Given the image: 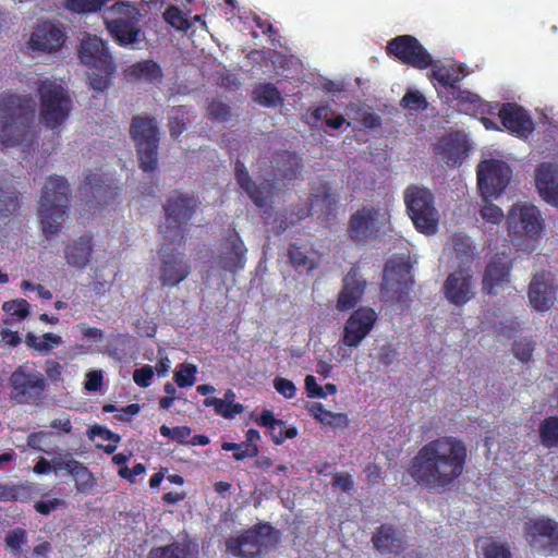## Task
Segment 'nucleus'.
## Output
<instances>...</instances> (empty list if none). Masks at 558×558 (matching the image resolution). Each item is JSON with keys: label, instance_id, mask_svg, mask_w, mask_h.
Wrapping results in <instances>:
<instances>
[{"label": "nucleus", "instance_id": "obj_1", "mask_svg": "<svg viewBox=\"0 0 558 558\" xmlns=\"http://www.w3.org/2000/svg\"><path fill=\"white\" fill-rule=\"evenodd\" d=\"M468 447L456 436H439L423 445L410 460L408 474L429 492H445L463 475Z\"/></svg>", "mask_w": 558, "mask_h": 558}, {"label": "nucleus", "instance_id": "obj_2", "mask_svg": "<svg viewBox=\"0 0 558 558\" xmlns=\"http://www.w3.org/2000/svg\"><path fill=\"white\" fill-rule=\"evenodd\" d=\"M198 202L194 196L179 193L169 197L163 205L165 220L159 226L163 240L158 251L160 257L159 281L162 287L173 288L191 274V265L185 255L171 250L170 244L181 245L185 240L186 225L196 211Z\"/></svg>", "mask_w": 558, "mask_h": 558}, {"label": "nucleus", "instance_id": "obj_3", "mask_svg": "<svg viewBox=\"0 0 558 558\" xmlns=\"http://www.w3.org/2000/svg\"><path fill=\"white\" fill-rule=\"evenodd\" d=\"M35 102L31 95L0 98V141L7 148L31 143L35 136Z\"/></svg>", "mask_w": 558, "mask_h": 558}, {"label": "nucleus", "instance_id": "obj_4", "mask_svg": "<svg viewBox=\"0 0 558 558\" xmlns=\"http://www.w3.org/2000/svg\"><path fill=\"white\" fill-rule=\"evenodd\" d=\"M69 184L64 177L47 179L40 195L38 214L47 238L57 234L69 208Z\"/></svg>", "mask_w": 558, "mask_h": 558}, {"label": "nucleus", "instance_id": "obj_5", "mask_svg": "<svg viewBox=\"0 0 558 558\" xmlns=\"http://www.w3.org/2000/svg\"><path fill=\"white\" fill-rule=\"evenodd\" d=\"M80 59L88 69L89 85L97 92L106 90L116 72L113 59L106 43L96 35L85 37L78 49Z\"/></svg>", "mask_w": 558, "mask_h": 558}, {"label": "nucleus", "instance_id": "obj_6", "mask_svg": "<svg viewBox=\"0 0 558 558\" xmlns=\"http://www.w3.org/2000/svg\"><path fill=\"white\" fill-rule=\"evenodd\" d=\"M37 96L40 102L39 117L43 124L51 130L61 126L69 118L73 107L68 89L57 81L39 80Z\"/></svg>", "mask_w": 558, "mask_h": 558}, {"label": "nucleus", "instance_id": "obj_7", "mask_svg": "<svg viewBox=\"0 0 558 558\" xmlns=\"http://www.w3.org/2000/svg\"><path fill=\"white\" fill-rule=\"evenodd\" d=\"M279 543V533L269 523L259 522L243 531L236 537L226 541L229 554L239 558H257L275 548Z\"/></svg>", "mask_w": 558, "mask_h": 558}, {"label": "nucleus", "instance_id": "obj_8", "mask_svg": "<svg viewBox=\"0 0 558 558\" xmlns=\"http://www.w3.org/2000/svg\"><path fill=\"white\" fill-rule=\"evenodd\" d=\"M407 213L415 229L423 234H435L439 216L435 207L434 194L425 186L409 185L404 191Z\"/></svg>", "mask_w": 558, "mask_h": 558}, {"label": "nucleus", "instance_id": "obj_9", "mask_svg": "<svg viewBox=\"0 0 558 558\" xmlns=\"http://www.w3.org/2000/svg\"><path fill=\"white\" fill-rule=\"evenodd\" d=\"M130 134L135 143L138 166L144 172H153L157 168L159 131L154 118L134 117Z\"/></svg>", "mask_w": 558, "mask_h": 558}, {"label": "nucleus", "instance_id": "obj_10", "mask_svg": "<svg viewBox=\"0 0 558 558\" xmlns=\"http://www.w3.org/2000/svg\"><path fill=\"white\" fill-rule=\"evenodd\" d=\"M109 10L117 14L114 19H105L106 29L114 41L126 47L138 41L141 35V13L130 1H116Z\"/></svg>", "mask_w": 558, "mask_h": 558}, {"label": "nucleus", "instance_id": "obj_11", "mask_svg": "<svg viewBox=\"0 0 558 558\" xmlns=\"http://www.w3.org/2000/svg\"><path fill=\"white\" fill-rule=\"evenodd\" d=\"M414 280L412 266L403 257L389 258L384 267L381 293L387 301L408 304Z\"/></svg>", "mask_w": 558, "mask_h": 558}, {"label": "nucleus", "instance_id": "obj_12", "mask_svg": "<svg viewBox=\"0 0 558 558\" xmlns=\"http://www.w3.org/2000/svg\"><path fill=\"white\" fill-rule=\"evenodd\" d=\"M10 399L17 404L40 405L46 396V377L27 366H19L9 377Z\"/></svg>", "mask_w": 558, "mask_h": 558}, {"label": "nucleus", "instance_id": "obj_13", "mask_svg": "<svg viewBox=\"0 0 558 558\" xmlns=\"http://www.w3.org/2000/svg\"><path fill=\"white\" fill-rule=\"evenodd\" d=\"M523 535L532 550L546 555L558 556V522L541 515L524 522Z\"/></svg>", "mask_w": 558, "mask_h": 558}, {"label": "nucleus", "instance_id": "obj_14", "mask_svg": "<svg viewBox=\"0 0 558 558\" xmlns=\"http://www.w3.org/2000/svg\"><path fill=\"white\" fill-rule=\"evenodd\" d=\"M477 184L484 199L497 198L512 177L510 166L498 159L483 160L477 166Z\"/></svg>", "mask_w": 558, "mask_h": 558}, {"label": "nucleus", "instance_id": "obj_15", "mask_svg": "<svg viewBox=\"0 0 558 558\" xmlns=\"http://www.w3.org/2000/svg\"><path fill=\"white\" fill-rule=\"evenodd\" d=\"M387 54L415 69L425 70L433 63L432 56L412 35H399L386 46Z\"/></svg>", "mask_w": 558, "mask_h": 558}, {"label": "nucleus", "instance_id": "obj_16", "mask_svg": "<svg viewBox=\"0 0 558 558\" xmlns=\"http://www.w3.org/2000/svg\"><path fill=\"white\" fill-rule=\"evenodd\" d=\"M377 319V313L369 306L354 310L344 323L342 343L349 348H357L373 330Z\"/></svg>", "mask_w": 558, "mask_h": 558}, {"label": "nucleus", "instance_id": "obj_17", "mask_svg": "<svg viewBox=\"0 0 558 558\" xmlns=\"http://www.w3.org/2000/svg\"><path fill=\"white\" fill-rule=\"evenodd\" d=\"M80 190L88 202L105 206L116 199L119 189L111 174L96 169L86 174Z\"/></svg>", "mask_w": 558, "mask_h": 558}, {"label": "nucleus", "instance_id": "obj_18", "mask_svg": "<svg viewBox=\"0 0 558 558\" xmlns=\"http://www.w3.org/2000/svg\"><path fill=\"white\" fill-rule=\"evenodd\" d=\"M509 230L536 239L542 231L541 213L534 205H514L508 216Z\"/></svg>", "mask_w": 558, "mask_h": 558}, {"label": "nucleus", "instance_id": "obj_19", "mask_svg": "<svg viewBox=\"0 0 558 558\" xmlns=\"http://www.w3.org/2000/svg\"><path fill=\"white\" fill-rule=\"evenodd\" d=\"M446 299L453 305L461 306L473 296L472 274L470 267H462L450 272L442 287Z\"/></svg>", "mask_w": 558, "mask_h": 558}, {"label": "nucleus", "instance_id": "obj_20", "mask_svg": "<svg viewBox=\"0 0 558 558\" xmlns=\"http://www.w3.org/2000/svg\"><path fill=\"white\" fill-rule=\"evenodd\" d=\"M557 284L550 274H536L529 286V301L537 312H547L556 300Z\"/></svg>", "mask_w": 558, "mask_h": 558}, {"label": "nucleus", "instance_id": "obj_21", "mask_svg": "<svg viewBox=\"0 0 558 558\" xmlns=\"http://www.w3.org/2000/svg\"><path fill=\"white\" fill-rule=\"evenodd\" d=\"M366 289V281L361 277L359 267L352 266L342 279V288L338 294L336 310L347 312L353 310L361 301Z\"/></svg>", "mask_w": 558, "mask_h": 558}, {"label": "nucleus", "instance_id": "obj_22", "mask_svg": "<svg viewBox=\"0 0 558 558\" xmlns=\"http://www.w3.org/2000/svg\"><path fill=\"white\" fill-rule=\"evenodd\" d=\"M377 217L378 210L373 206H363L357 209L349 218L347 229L349 238L356 243H366L368 239L375 236Z\"/></svg>", "mask_w": 558, "mask_h": 558}, {"label": "nucleus", "instance_id": "obj_23", "mask_svg": "<svg viewBox=\"0 0 558 558\" xmlns=\"http://www.w3.org/2000/svg\"><path fill=\"white\" fill-rule=\"evenodd\" d=\"M64 41L63 31L54 23L45 21L35 27L28 46L34 51L54 52L61 49Z\"/></svg>", "mask_w": 558, "mask_h": 558}, {"label": "nucleus", "instance_id": "obj_24", "mask_svg": "<svg viewBox=\"0 0 558 558\" xmlns=\"http://www.w3.org/2000/svg\"><path fill=\"white\" fill-rule=\"evenodd\" d=\"M498 116L502 125L519 137L526 138L534 131L532 118L524 108L517 104H504Z\"/></svg>", "mask_w": 558, "mask_h": 558}, {"label": "nucleus", "instance_id": "obj_25", "mask_svg": "<svg viewBox=\"0 0 558 558\" xmlns=\"http://www.w3.org/2000/svg\"><path fill=\"white\" fill-rule=\"evenodd\" d=\"M246 253L247 248L239 233L233 232L222 242V248L218 256L219 266L225 271L235 274L245 267Z\"/></svg>", "mask_w": 558, "mask_h": 558}, {"label": "nucleus", "instance_id": "obj_26", "mask_svg": "<svg viewBox=\"0 0 558 558\" xmlns=\"http://www.w3.org/2000/svg\"><path fill=\"white\" fill-rule=\"evenodd\" d=\"M270 167L276 180L294 181L300 178L304 166L295 151L279 149L272 154Z\"/></svg>", "mask_w": 558, "mask_h": 558}, {"label": "nucleus", "instance_id": "obj_27", "mask_svg": "<svg viewBox=\"0 0 558 558\" xmlns=\"http://www.w3.org/2000/svg\"><path fill=\"white\" fill-rule=\"evenodd\" d=\"M511 268L512 262L505 253L496 254L485 267L482 280L483 291L493 294L495 288L509 282Z\"/></svg>", "mask_w": 558, "mask_h": 558}, {"label": "nucleus", "instance_id": "obj_28", "mask_svg": "<svg viewBox=\"0 0 558 558\" xmlns=\"http://www.w3.org/2000/svg\"><path fill=\"white\" fill-rule=\"evenodd\" d=\"M535 185L542 198L558 207V165L542 162L535 171Z\"/></svg>", "mask_w": 558, "mask_h": 558}, {"label": "nucleus", "instance_id": "obj_29", "mask_svg": "<svg viewBox=\"0 0 558 558\" xmlns=\"http://www.w3.org/2000/svg\"><path fill=\"white\" fill-rule=\"evenodd\" d=\"M234 177L239 186L246 193L256 207L263 208L267 205L271 194L270 186L256 184L241 160L235 161Z\"/></svg>", "mask_w": 558, "mask_h": 558}, {"label": "nucleus", "instance_id": "obj_30", "mask_svg": "<svg viewBox=\"0 0 558 558\" xmlns=\"http://www.w3.org/2000/svg\"><path fill=\"white\" fill-rule=\"evenodd\" d=\"M372 543L380 554L399 555L404 549L405 539L398 529L385 523L376 527L372 536Z\"/></svg>", "mask_w": 558, "mask_h": 558}, {"label": "nucleus", "instance_id": "obj_31", "mask_svg": "<svg viewBox=\"0 0 558 558\" xmlns=\"http://www.w3.org/2000/svg\"><path fill=\"white\" fill-rule=\"evenodd\" d=\"M147 558H199V545L195 539L186 536L167 545L153 547Z\"/></svg>", "mask_w": 558, "mask_h": 558}, {"label": "nucleus", "instance_id": "obj_32", "mask_svg": "<svg viewBox=\"0 0 558 558\" xmlns=\"http://www.w3.org/2000/svg\"><path fill=\"white\" fill-rule=\"evenodd\" d=\"M434 151L441 156L442 160L451 167L461 165L468 156L469 147L465 140L458 134L442 136L435 145Z\"/></svg>", "mask_w": 558, "mask_h": 558}, {"label": "nucleus", "instance_id": "obj_33", "mask_svg": "<svg viewBox=\"0 0 558 558\" xmlns=\"http://www.w3.org/2000/svg\"><path fill=\"white\" fill-rule=\"evenodd\" d=\"M93 251V236L82 235L66 245L64 257L70 266L84 269L90 262Z\"/></svg>", "mask_w": 558, "mask_h": 558}, {"label": "nucleus", "instance_id": "obj_34", "mask_svg": "<svg viewBox=\"0 0 558 558\" xmlns=\"http://www.w3.org/2000/svg\"><path fill=\"white\" fill-rule=\"evenodd\" d=\"M255 422L269 429L271 440L276 445H281L286 439H292L298 436V429L294 426H287L282 420L276 418L272 411L265 409Z\"/></svg>", "mask_w": 558, "mask_h": 558}, {"label": "nucleus", "instance_id": "obj_35", "mask_svg": "<svg viewBox=\"0 0 558 558\" xmlns=\"http://www.w3.org/2000/svg\"><path fill=\"white\" fill-rule=\"evenodd\" d=\"M317 252L305 244L298 242L290 243L288 246V262L295 270L312 271L318 267V260L315 257Z\"/></svg>", "mask_w": 558, "mask_h": 558}, {"label": "nucleus", "instance_id": "obj_36", "mask_svg": "<svg viewBox=\"0 0 558 558\" xmlns=\"http://www.w3.org/2000/svg\"><path fill=\"white\" fill-rule=\"evenodd\" d=\"M310 201L313 209L324 218L333 215L338 204V199L328 183L322 184L317 191L312 193Z\"/></svg>", "mask_w": 558, "mask_h": 558}, {"label": "nucleus", "instance_id": "obj_37", "mask_svg": "<svg viewBox=\"0 0 558 558\" xmlns=\"http://www.w3.org/2000/svg\"><path fill=\"white\" fill-rule=\"evenodd\" d=\"M35 488L28 483H0V501L27 502L32 499Z\"/></svg>", "mask_w": 558, "mask_h": 558}, {"label": "nucleus", "instance_id": "obj_38", "mask_svg": "<svg viewBox=\"0 0 558 558\" xmlns=\"http://www.w3.org/2000/svg\"><path fill=\"white\" fill-rule=\"evenodd\" d=\"M25 344L27 348L33 349L41 355H47L54 347L63 343L62 337L52 332H46L41 337H37L34 332L25 335Z\"/></svg>", "mask_w": 558, "mask_h": 558}, {"label": "nucleus", "instance_id": "obj_39", "mask_svg": "<svg viewBox=\"0 0 558 558\" xmlns=\"http://www.w3.org/2000/svg\"><path fill=\"white\" fill-rule=\"evenodd\" d=\"M462 66H435L432 72V76L436 80L442 87L449 89V92L457 88L459 82L464 77Z\"/></svg>", "mask_w": 558, "mask_h": 558}, {"label": "nucleus", "instance_id": "obj_40", "mask_svg": "<svg viewBox=\"0 0 558 558\" xmlns=\"http://www.w3.org/2000/svg\"><path fill=\"white\" fill-rule=\"evenodd\" d=\"M252 97L264 107H276L283 101L280 92L271 83H259L254 86Z\"/></svg>", "mask_w": 558, "mask_h": 558}, {"label": "nucleus", "instance_id": "obj_41", "mask_svg": "<svg viewBox=\"0 0 558 558\" xmlns=\"http://www.w3.org/2000/svg\"><path fill=\"white\" fill-rule=\"evenodd\" d=\"M541 444L548 449L558 448V416L545 417L538 426Z\"/></svg>", "mask_w": 558, "mask_h": 558}, {"label": "nucleus", "instance_id": "obj_42", "mask_svg": "<svg viewBox=\"0 0 558 558\" xmlns=\"http://www.w3.org/2000/svg\"><path fill=\"white\" fill-rule=\"evenodd\" d=\"M204 405L213 407L216 414L221 415L225 418H232L244 412V405L242 403H234L231 400L226 401L216 397L206 398L204 400Z\"/></svg>", "mask_w": 558, "mask_h": 558}, {"label": "nucleus", "instance_id": "obj_43", "mask_svg": "<svg viewBox=\"0 0 558 558\" xmlns=\"http://www.w3.org/2000/svg\"><path fill=\"white\" fill-rule=\"evenodd\" d=\"M132 73L136 77L143 78L149 83H157L162 78V71L160 65L153 60L134 64L132 66Z\"/></svg>", "mask_w": 558, "mask_h": 558}, {"label": "nucleus", "instance_id": "obj_44", "mask_svg": "<svg viewBox=\"0 0 558 558\" xmlns=\"http://www.w3.org/2000/svg\"><path fill=\"white\" fill-rule=\"evenodd\" d=\"M452 248L462 267H470L473 260L474 252L469 238L456 235L452 239Z\"/></svg>", "mask_w": 558, "mask_h": 558}, {"label": "nucleus", "instance_id": "obj_45", "mask_svg": "<svg viewBox=\"0 0 558 558\" xmlns=\"http://www.w3.org/2000/svg\"><path fill=\"white\" fill-rule=\"evenodd\" d=\"M481 549L484 558H512L509 544L494 537L485 538Z\"/></svg>", "mask_w": 558, "mask_h": 558}, {"label": "nucleus", "instance_id": "obj_46", "mask_svg": "<svg viewBox=\"0 0 558 558\" xmlns=\"http://www.w3.org/2000/svg\"><path fill=\"white\" fill-rule=\"evenodd\" d=\"M163 20L173 28L186 32L192 27V22L183 11L175 5H170L163 12Z\"/></svg>", "mask_w": 558, "mask_h": 558}, {"label": "nucleus", "instance_id": "obj_47", "mask_svg": "<svg viewBox=\"0 0 558 558\" xmlns=\"http://www.w3.org/2000/svg\"><path fill=\"white\" fill-rule=\"evenodd\" d=\"M26 543L27 532L23 527L10 530L4 537L5 547L14 556H20L22 554V546Z\"/></svg>", "mask_w": 558, "mask_h": 558}, {"label": "nucleus", "instance_id": "obj_48", "mask_svg": "<svg viewBox=\"0 0 558 558\" xmlns=\"http://www.w3.org/2000/svg\"><path fill=\"white\" fill-rule=\"evenodd\" d=\"M108 0H65V8L78 14L94 13L107 3Z\"/></svg>", "mask_w": 558, "mask_h": 558}, {"label": "nucleus", "instance_id": "obj_49", "mask_svg": "<svg viewBox=\"0 0 558 558\" xmlns=\"http://www.w3.org/2000/svg\"><path fill=\"white\" fill-rule=\"evenodd\" d=\"M20 207L19 195L15 190L0 189V216L9 217Z\"/></svg>", "mask_w": 558, "mask_h": 558}, {"label": "nucleus", "instance_id": "obj_50", "mask_svg": "<svg viewBox=\"0 0 558 558\" xmlns=\"http://www.w3.org/2000/svg\"><path fill=\"white\" fill-rule=\"evenodd\" d=\"M312 204L291 206L288 210L286 221L280 225V229L286 230L289 225L293 226L312 215Z\"/></svg>", "mask_w": 558, "mask_h": 558}, {"label": "nucleus", "instance_id": "obj_51", "mask_svg": "<svg viewBox=\"0 0 558 558\" xmlns=\"http://www.w3.org/2000/svg\"><path fill=\"white\" fill-rule=\"evenodd\" d=\"M450 93L452 97L459 101L460 105L468 106L465 107V110L478 111L483 106L478 95L469 90H462L459 86Z\"/></svg>", "mask_w": 558, "mask_h": 558}, {"label": "nucleus", "instance_id": "obj_52", "mask_svg": "<svg viewBox=\"0 0 558 558\" xmlns=\"http://www.w3.org/2000/svg\"><path fill=\"white\" fill-rule=\"evenodd\" d=\"M2 310L19 320H23L29 315L31 304L25 299H16L4 302Z\"/></svg>", "mask_w": 558, "mask_h": 558}, {"label": "nucleus", "instance_id": "obj_53", "mask_svg": "<svg viewBox=\"0 0 558 558\" xmlns=\"http://www.w3.org/2000/svg\"><path fill=\"white\" fill-rule=\"evenodd\" d=\"M197 367L194 364L183 363L174 373V381L180 388L191 387L195 383Z\"/></svg>", "mask_w": 558, "mask_h": 558}, {"label": "nucleus", "instance_id": "obj_54", "mask_svg": "<svg viewBox=\"0 0 558 558\" xmlns=\"http://www.w3.org/2000/svg\"><path fill=\"white\" fill-rule=\"evenodd\" d=\"M52 470L57 473L59 471H66L68 473H77V469L82 470V462L70 458L69 454H58L51 459Z\"/></svg>", "mask_w": 558, "mask_h": 558}, {"label": "nucleus", "instance_id": "obj_55", "mask_svg": "<svg viewBox=\"0 0 558 558\" xmlns=\"http://www.w3.org/2000/svg\"><path fill=\"white\" fill-rule=\"evenodd\" d=\"M159 433L161 436L179 444H187L189 441H186V438L191 436L192 429L189 426H177L171 428L163 424L159 427Z\"/></svg>", "mask_w": 558, "mask_h": 558}, {"label": "nucleus", "instance_id": "obj_56", "mask_svg": "<svg viewBox=\"0 0 558 558\" xmlns=\"http://www.w3.org/2000/svg\"><path fill=\"white\" fill-rule=\"evenodd\" d=\"M401 106L409 110L418 111L427 108V101L418 90H409L402 97Z\"/></svg>", "mask_w": 558, "mask_h": 558}, {"label": "nucleus", "instance_id": "obj_57", "mask_svg": "<svg viewBox=\"0 0 558 558\" xmlns=\"http://www.w3.org/2000/svg\"><path fill=\"white\" fill-rule=\"evenodd\" d=\"M534 350L535 343L527 339L514 341L512 345L514 356L522 363H527L532 360Z\"/></svg>", "mask_w": 558, "mask_h": 558}, {"label": "nucleus", "instance_id": "obj_58", "mask_svg": "<svg viewBox=\"0 0 558 558\" xmlns=\"http://www.w3.org/2000/svg\"><path fill=\"white\" fill-rule=\"evenodd\" d=\"M221 449L225 451H233V458L236 461L255 457V449L250 445L245 446L243 441L239 444L225 441L221 445Z\"/></svg>", "mask_w": 558, "mask_h": 558}, {"label": "nucleus", "instance_id": "obj_59", "mask_svg": "<svg viewBox=\"0 0 558 558\" xmlns=\"http://www.w3.org/2000/svg\"><path fill=\"white\" fill-rule=\"evenodd\" d=\"M82 468V470L77 469V473H72L71 475L76 480L75 487L77 492L85 493L96 485V480L93 473L83 463Z\"/></svg>", "mask_w": 558, "mask_h": 558}, {"label": "nucleus", "instance_id": "obj_60", "mask_svg": "<svg viewBox=\"0 0 558 558\" xmlns=\"http://www.w3.org/2000/svg\"><path fill=\"white\" fill-rule=\"evenodd\" d=\"M207 114L211 120L225 122L230 117V108L220 100H211L207 107Z\"/></svg>", "mask_w": 558, "mask_h": 558}, {"label": "nucleus", "instance_id": "obj_61", "mask_svg": "<svg viewBox=\"0 0 558 558\" xmlns=\"http://www.w3.org/2000/svg\"><path fill=\"white\" fill-rule=\"evenodd\" d=\"M88 438L93 440L95 437H99L102 440L111 441V442H120L121 436L106 426L95 424L90 426L86 432Z\"/></svg>", "mask_w": 558, "mask_h": 558}, {"label": "nucleus", "instance_id": "obj_62", "mask_svg": "<svg viewBox=\"0 0 558 558\" xmlns=\"http://www.w3.org/2000/svg\"><path fill=\"white\" fill-rule=\"evenodd\" d=\"M488 199L489 198L484 199L485 205L480 211L481 217L489 223L498 225L504 219V213L497 205H494Z\"/></svg>", "mask_w": 558, "mask_h": 558}, {"label": "nucleus", "instance_id": "obj_63", "mask_svg": "<svg viewBox=\"0 0 558 558\" xmlns=\"http://www.w3.org/2000/svg\"><path fill=\"white\" fill-rule=\"evenodd\" d=\"M153 377L154 369L150 365H144L141 368H136L133 373V380L141 388H147L150 386Z\"/></svg>", "mask_w": 558, "mask_h": 558}, {"label": "nucleus", "instance_id": "obj_64", "mask_svg": "<svg viewBox=\"0 0 558 558\" xmlns=\"http://www.w3.org/2000/svg\"><path fill=\"white\" fill-rule=\"evenodd\" d=\"M274 387L278 393L287 399H292L296 395V387L290 379L276 377L274 379Z\"/></svg>", "mask_w": 558, "mask_h": 558}]
</instances>
